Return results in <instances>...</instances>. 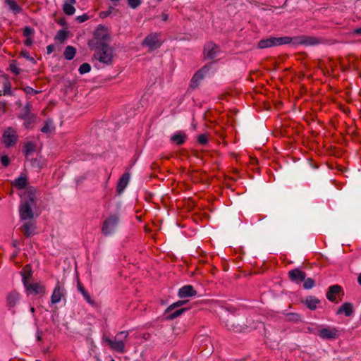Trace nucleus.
<instances>
[{
  "label": "nucleus",
  "instance_id": "obj_1",
  "mask_svg": "<svg viewBox=\"0 0 361 361\" xmlns=\"http://www.w3.org/2000/svg\"><path fill=\"white\" fill-rule=\"evenodd\" d=\"M109 44L95 43L94 45V59L106 66L111 65L114 59V49Z\"/></svg>",
  "mask_w": 361,
  "mask_h": 361
},
{
  "label": "nucleus",
  "instance_id": "obj_2",
  "mask_svg": "<svg viewBox=\"0 0 361 361\" xmlns=\"http://www.w3.org/2000/svg\"><path fill=\"white\" fill-rule=\"evenodd\" d=\"M329 42L330 40L326 39L323 37L310 35H299L293 37H290V44L293 45L315 46L320 44H326Z\"/></svg>",
  "mask_w": 361,
  "mask_h": 361
},
{
  "label": "nucleus",
  "instance_id": "obj_3",
  "mask_svg": "<svg viewBox=\"0 0 361 361\" xmlns=\"http://www.w3.org/2000/svg\"><path fill=\"white\" fill-rule=\"evenodd\" d=\"M284 44H290V37H269L266 39H262L257 43V48L263 49Z\"/></svg>",
  "mask_w": 361,
  "mask_h": 361
},
{
  "label": "nucleus",
  "instance_id": "obj_4",
  "mask_svg": "<svg viewBox=\"0 0 361 361\" xmlns=\"http://www.w3.org/2000/svg\"><path fill=\"white\" fill-rule=\"evenodd\" d=\"M23 276V285L26 289V292L27 295L35 294L38 295L40 294L42 295L45 294V286L41 283H29L28 278L31 277V271H28L27 273L24 272L22 274Z\"/></svg>",
  "mask_w": 361,
  "mask_h": 361
},
{
  "label": "nucleus",
  "instance_id": "obj_5",
  "mask_svg": "<svg viewBox=\"0 0 361 361\" xmlns=\"http://www.w3.org/2000/svg\"><path fill=\"white\" fill-rule=\"evenodd\" d=\"M161 37V32H151L143 39L142 46L148 47L150 51H154L159 49L163 44Z\"/></svg>",
  "mask_w": 361,
  "mask_h": 361
},
{
  "label": "nucleus",
  "instance_id": "obj_6",
  "mask_svg": "<svg viewBox=\"0 0 361 361\" xmlns=\"http://www.w3.org/2000/svg\"><path fill=\"white\" fill-rule=\"evenodd\" d=\"M119 216L116 214H111L103 223L102 232L105 235L111 234L116 230L119 223Z\"/></svg>",
  "mask_w": 361,
  "mask_h": 361
},
{
  "label": "nucleus",
  "instance_id": "obj_7",
  "mask_svg": "<svg viewBox=\"0 0 361 361\" xmlns=\"http://www.w3.org/2000/svg\"><path fill=\"white\" fill-rule=\"evenodd\" d=\"M18 135L16 130L12 127H8L2 135L3 142L6 147L14 146L18 141Z\"/></svg>",
  "mask_w": 361,
  "mask_h": 361
},
{
  "label": "nucleus",
  "instance_id": "obj_8",
  "mask_svg": "<svg viewBox=\"0 0 361 361\" xmlns=\"http://www.w3.org/2000/svg\"><path fill=\"white\" fill-rule=\"evenodd\" d=\"M39 194V190L33 186H27L24 192L22 202H27V204L36 207Z\"/></svg>",
  "mask_w": 361,
  "mask_h": 361
},
{
  "label": "nucleus",
  "instance_id": "obj_9",
  "mask_svg": "<svg viewBox=\"0 0 361 361\" xmlns=\"http://www.w3.org/2000/svg\"><path fill=\"white\" fill-rule=\"evenodd\" d=\"M95 43H110L111 37L108 29L104 25H99L94 32Z\"/></svg>",
  "mask_w": 361,
  "mask_h": 361
},
{
  "label": "nucleus",
  "instance_id": "obj_10",
  "mask_svg": "<svg viewBox=\"0 0 361 361\" xmlns=\"http://www.w3.org/2000/svg\"><path fill=\"white\" fill-rule=\"evenodd\" d=\"M220 51V47L213 42H207L204 46L203 54L208 59H214Z\"/></svg>",
  "mask_w": 361,
  "mask_h": 361
},
{
  "label": "nucleus",
  "instance_id": "obj_11",
  "mask_svg": "<svg viewBox=\"0 0 361 361\" xmlns=\"http://www.w3.org/2000/svg\"><path fill=\"white\" fill-rule=\"evenodd\" d=\"M32 207H35L27 204V202H21L19 207V214L22 220L27 221L33 218Z\"/></svg>",
  "mask_w": 361,
  "mask_h": 361
},
{
  "label": "nucleus",
  "instance_id": "obj_12",
  "mask_svg": "<svg viewBox=\"0 0 361 361\" xmlns=\"http://www.w3.org/2000/svg\"><path fill=\"white\" fill-rule=\"evenodd\" d=\"M288 274L289 279L298 284L302 282L306 278V273L298 268L289 271Z\"/></svg>",
  "mask_w": 361,
  "mask_h": 361
},
{
  "label": "nucleus",
  "instance_id": "obj_13",
  "mask_svg": "<svg viewBox=\"0 0 361 361\" xmlns=\"http://www.w3.org/2000/svg\"><path fill=\"white\" fill-rule=\"evenodd\" d=\"M105 341L111 350L118 353H125L126 352V342H123L122 341H114L109 338H106Z\"/></svg>",
  "mask_w": 361,
  "mask_h": 361
},
{
  "label": "nucleus",
  "instance_id": "obj_14",
  "mask_svg": "<svg viewBox=\"0 0 361 361\" xmlns=\"http://www.w3.org/2000/svg\"><path fill=\"white\" fill-rule=\"evenodd\" d=\"M226 326L229 331H233L235 333H240L246 329V325H242L239 321L235 318L228 319L226 323Z\"/></svg>",
  "mask_w": 361,
  "mask_h": 361
},
{
  "label": "nucleus",
  "instance_id": "obj_15",
  "mask_svg": "<svg viewBox=\"0 0 361 361\" xmlns=\"http://www.w3.org/2000/svg\"><path fill=\"white\" fill-rule=\"evenodd\" d=\"M65 296V289L62 287L59 283L55 286L53 293L51 297V302L52 304H56L59 302L62 298Z\"/></svg>",
  "mask_w": 361,
  "mask_h": 361
},
{
  "label": "nucleus",
  "instance_id": "obj_16",
  "mask_svg": "<svg viewBox=\"0 0 361 361\" xmlns=\"http://www.w3.org/2000/svg\"><path fill=\"white\" fill-rule=\"evenodd\" d=\"M338 331L329 327L322 329L319 331L318 335L323 339H336L338 338Z\"/></svg>",
  "mask_w": 361,
  "mask_h": 361
},
{
  "label": "nucleus",
  "instance_id": "obj_17",
  "mask_svg": "<svg viewBox=\"0 0 361 361\" xmlns=\"http://www.w3.org/2000/svg\"><path fill=\"white\" fill-rule=\"evenodd\" d=\"M208 71L209 68L206 66H203L201 69L197 71L191 79L190 87L193 89L197 87L198 86L199 81H200L204 78V73Z\"/></svg>",
  "mask_w": 361,
  "mask_h": 361
},
{
  "label": "nucleus",
  "instance_id": "obj_18",
  "mask_svg": "<svg viewBox=\"0 0 361 361\" xmlns=\"http://www.w3.org/2000/svg\"><path fill=\"white\" fill-rule=\"evenodd\" d=\"M178 295L180 298L192 297L197 295V291L192 286L185 285L179 289Z\"/></svg>",
  "mask_w": 361,
  "mask_h": 361
},
{
  "label": "nucleus",
  "instance_id": "obj_19",
  "mask_svg": "<svg viewBox=\"0 0 361 361\" xmlns=\"http://www.w3.org/2000/svg\"><path fill=\"white\" fill-rule=\"evenodd\" d=\"M130 180V174L128 173H123L121 177L119 178L117 186H116V192L118 195H121L126 186L128 185Z\"/></svg>",
  "mask_w": 361,
  "mask_h": 361
},
{
  "label": "nucleus",
  "instance_id": "obj_20",
  "mask_svg": "<svg viewBox=\"0 0 361 361\" xmlns=\"http://www.w3.org/2000/svg\"><path fill=\"white\" fill-rule=\"evenodd\" d=\"M342 291H343L342 287L341 286L337 285V284L333 285L329 288L326 295L327 299L329 301L336 302V295L341 293Z\"/></svg>",
  "mask_w": 361,
  "mask_h": 361
},
{
  "label": "nucleus",
  "instance_id": "obj_21",
  "mask_svg": "<svg viewBox=\"0 0 361 361\" xmlns=\"http://www.w3.org/2000/svg\"><path fill=\"white\" fill-rule=\"evenodd\" d=\"M353 313V305L352 303L344 302L336 312L337 314H344L345 317H350Z\"/></svg>",
  "mask_w": 361,
  "mask_h": 361
},
{
  "label": "nucleus",
  "instance_id": "obj_22",
  "mask_svg": "<svg viewBox=\"0 0 361 361\" xmlns=\"http://www.w3.org/2000/svg\"><path fill=\"white\" fill-rule=\"evenodd\" d=\"M187 135L182 132H178L171 137L170 140L171 142L180 146L183 145L187 140Z\"/></svg>",
  "mask_w": 361,
  "mask_h": 361
},
{
  "label": "nucleus",
  "instance_id": "obj_23",
  "mask_svg": "<svg viewBox=\"0 0 361 361\" xmlns=\"http://www.w3.org/2000/svg\"><path fill=\"white\" fill-rule=\"evenodd\" d=\"M75 0H65L63 5V11L68 16H72L75 13V8L73 5L75 4Z\"/></svg>",
  "mask_w": 361,
  "mask_h": 361
},
{
  "label": "nucleus",
  "instance_id": "obj_24",
  "mask_svg": "<svg viewBox=\"0 0 361 361\" xmlns=\"http://www.w3.org/2000/svg\"><path fill=\"white\" fill-rule=\"evenodd\" d=\"M35 228L34 224L32 222H26L20 228L21 232L24 234V235L27 238L30 237L32 235L33 231Z\"/></svg>",
  "mask_w": 361,
  "mask_h": 361
},
{
  "label": "nucleus",
  "instance_id": "obj_25",
  "mask_svg": "<svg viewBox=\"0 0 361 361\" xmlns=\"http://www.w3.org/2000/svg\"><path fill=\"white\" fill-rule=\"evenodd\" d=\"M19 298H20V295L18 292H16V291L11 292L10 293H8V295H7V298H6L7 305L10 307H14L17 304Z\"/></svg>",
  "mask_w": 361,
  "mask_h": 361
},
{
  "label": "nucleus",
  "instance_id": "obj_26",
  "mask_svg": "<svg viewBox=\"0 0 361 361\" xmlns=\"http://www.w3.org/2000/svg\"><path fill=\"white\" fill-rule=\"evenodd\" d=\"M304 302L309 310H314L317 309V305L320 303V300L314 296L310 295L306 298Z\"/></svg>",
  "mask_w": 361,
  "mask_h": 361
},
{
  "label": "nucleus",
  "instance_id": "obj_27",
  "mask_svg": "<svg viewBox=\"0 0 361 361\" xmlns=\"http://www.w3.org/2000/svg\"><path fill=\"white\" fill-rule=\"evenodd\" d=\"M188 310V307L179 308L178 310H176L173 312H172V311L171 312L167 313V314H166L164 312V316H165L166 319L173 320V319L177 318L178 317L180 316L183 312H185Z\"/></svg>",
  "mask_w": 361,
  "mask_h": 361
},
{
  "label": "nucleus",
  "instance_id": "obj_28",
  "mask_svg": "<svg viewBox=\"0 0 361 361\" xmlns=\"http://www.w3.org/2000/svg\"><path fill=\"white\" fill-rule=\"evenodd\" d=\"M5 3L8 6V8L15 15L22 12V8L17 4L15 0H4Z\"/></svg>",
  "mask_w": 361,
  "mask_h": 361
},
{
  "label": "nucleus",
  "instance_id": "obj_29",
  "mask_svg": "<svg viewBox=\"0 0 361 361\" xmlns=\"http://www.w3.org/2000/svg\"><path fill=\"white\" fill-rule=\"evenodd\" d=\"M27 183V178L25 176H20L14 180L13 185L16 188L19 190L26 189Z\"/></svg>",
  "mask_w": 361,
  "mask_h": 361
},
{
  "label": "nucleus",
  "instance_id": "obj_30",
  "mask_svg": "<svg viewBox=\"0 0 361 361\" xmlns=\"http://www.w3.org/2000/svg\"><path fill=\"white\" fill-rule=\"evenodd\" d=\"M76 54V49L72 46H67L64 50L63 56L67 60H72Z\"/></svg>",
  "mask_w": 361,
  "mask_h": 361
},
{
  "label": "nucleus",
  "instance_id": "obj_31",
  "mask_svg": "<svg viewBox=\"0 0 361 361\" xmlns=\"http://www.w3.org/2000/svg\"><path fill=\"white\" fill-rule=\"evenodd\" d=\"M54 130V127L53 126V121L50 118L45 121L43 127L41 128V131L44 133H49Z\"/></svg>",
  "mask_w": 361,
  "mask_h": 361
},
{
  "label": "nucleus",
  "instance_id": "obj_32",
  "mask_svg": "<svg viewBox=\"0 0 361 361\" xmlns=\"http://www.w3.org/2000/svg\"><path fill=\"white\" fill-rule=\"evenodd\" d=\"M188 300H178L176 302H173L166 308V310H165V313L167 314L176 308L182 307L183 305L186 304Z\"/></svg>",
  "mask_w": 361,
  "mask_h": 361
},
{
  "label": "nucleus",
  "instance_id": "obj_33",
  "mask_svg": "<svg viewBox=\"0 0 361 361\" xmlns=\"http://www.w3.org/2000/svg\"><path fill=\"white\" fill-rule=\"evenodd\" d=\"M36 149V146L33 142H28L24 146V153L26 157L33 153Z\"/></svg>",
  "mask_w": 361,
  "mask_h": 361
},
{
  "label": "nucleus",
  "instance_id": "obj_34",
  "mask_svg": "<svg viewBox=\"0 0 361 361\" xmlns=\"http://www.w3.org/2000/svg\"><path fill=\"white\" fill-rule=\"evenodd\" d=\"M77 287L78 290L82 293V295L84 296L87 302L90 303V296L88 294L87 291L85 289V287L82 285V283L80 281H78Z\"/></svg>",
  "mask_w": 361,
  "mask_h": 361
},
{
  "label": "nucleus",
  "instance_id": "obj_35",
  "mask_svg": "<svg viewBox=\"0 0 361 361\" xmlns=\"http://www.w3.org/2000/svg\"><path fill=\"white\" fill-rule=\"evenodd\" d=\"M68 31L60 30L55 36V39L63 43L68 37Z\"/></svg>",
  "mask_w": 361,
  "mask_h": 361
},
{
  "label": "nucleus",
  "instance_id": "obj_36",
  "mask_svg": "<svg viewBox=\"0 0 361 361\" xmlns=\"http://www.w3.org/2000/svg\"><path fill=\"white\" fill-rule=\"evenodd\" d=\"M128 331H122L118 332L113 339L114 341H122L123 342H126L128 336Z\"/></svg>",
  "mask_w": 361,
  "mask_h": 361
},
{
  "label": "nucleus",
  "instance_id": "obj_37",
  "mask_svg": "<svg viewBox=\"0 0 361 361\" xmlns=\"http://www.w3.org/2000/svg\"><path fill=\"white\" fill-rule=\"evenodd\" d=\"M24 112L18 115V118L20 119H27L28 116H30V104H26L23 109Z\"/></svg>",
  "mask_w": 361,
  "mask_h": 361
},
{
  "label": "nucleus",
  "instance_id": "obj_38",
  "mask_svg": "<svg viewBox=\"0 0 361 361\" xmlns=\"http://www.w3.org/2000/svg\"><path fill=\"white\" fill-rule=\"evenodd\" d=\"M4 94L12 95L11 84L8 78H6V80L4 82Z\"/></svg>",
  "mask_w": 361,
  "mask_h": 361
},
{
  "label": "nucleus",
  "instance_id": "obj_39",
  "mask_svg": "<svg viewBox=\"0 0 361 361\" xmlns=\"http://www.w3.org/2000/svg\"><path fill=\"white\" fill-rule=\"evenodd\" d=\"M303 281V288L305 289H311L315 286L314 280L312 278H305V279Z\"/></svg>",
  "mask_w": 361,
  "mask_h": 361
},
{
  "label": "nucleus",
  "instance_id": "obj_40",
  "mask_svg": "<svg viewBox=\"0 0 361 361\" xmlns=\"http://www.w3.org/2000/svg\"><path fill=\"white\" fill-rule=\"evenodd\" d=\"M142 0H127V4L130 8L136 9L142 4Z\"/></svg>",
  "mask_w": 361,
  "mask_h": 361
},
{
  "label": "nucleus",
  "instance_id": "obj_41",
  "mask_svg": "<svg viewBox=\"0 0 361 361\" xmlns=\"http://www.w3.org/2000/svg\"><path fill=\"white\" fill-rule=\"evenodd\" d=\"M9 69L15 75H18L20 73V68L17 66L16 61L14 60H13L10 63Z\"/></svg>",
  "mask_w": 361,
  "mask_h": 361
},
{
  "label": "nucleus",
  "instance_id": "obj_42",
  "mask_svg": "<svg viewBox=\"0 0 361 361\" xmlns=\"http://www.w3.org/2000/svg\"><path fill=\"white\" fill-rule=\"evenodd\" d=\"M79 72L80 74L87 73L90 71V64L87 63H82L79 68Z\"/></svg>",
  "mask_w": 361,
  "mask_h": 361
},
{
  "label": "nucleus",
  "instance_id": "obj_43",
  "mask_svg": "<svg viewBox=\"0 0 361 361\" xmlns=\"http://www.w3.org/2000/svg\"><path fill=\"white\" fill-rule=\"evenodd\" d=\"M113 11H117L114 7L110 6L108 11H101L99 14V18H104L109 16H110Z\"/></svg>",
  "mask_w": 361,
  "mask_h": 361
},
{
  "label": "nucleus",
  "instance_id": "obj_44",
  "mask_svg": "<svg viewBox=\"0 0 361 361\" xmlns=\"http://www.w3.org/2000/svg\"><path fill=\"white\" fill-rule=\"evenodd\" d=\"M197 142L201 145H206L208 143V137L206 134H201L197 137Z\"/></svg>",
  "mask_w": 361,
  "mask_h": 361
},
{
  "label": "nucleus",
  "instance_id": "obj_45",
  "mask_svg": "<svg viewBox=\"0 0 361 361\" xmlns=\"http://www.w3.org/2000/svg\"><path fill=\"white\" fill-rule=\"evenodd\" d=\"M286 317H287V320H288V321L298 322L300 319V314H298L297 313H288L286 314Z\"/></svg>",
  "mask_w": 361,
  "mask_h": 361
},
{
  "label": "nucleus",
  "instance_id": "obj_46",
  "mask_svg": "<svg viewBox=\"0 0 361 361\" xmlns=\"http://www.w3.org/2000/svg\"><path fill=\"white\" fill-rule=\"evenodd\" d=\"M34 32V29L30 27L27 26L23 29V35L27 38L29 37V36L32 35Z\"/></svg>",
  "mask_w": 361,
  "mask_h": 361
},
{
  "label": "nucleus",
  "instance_id": "obj_47",
  "mask_svg": "<svg viewBox=\"0 0 361 361\" xmlns=\"http://www.w3.org/2000/svg\"><path fill=\"white\" fill-rule=\"evenodd\" d=\"M23 90L26 93L29 94H36L39 93V91L34 90L32 87L27 86L23 88Z\"/></svg>",
  "mask_w": 361,
  "mask_h": 361
},
{
  "label": "nucleus",
  "instance_id": "obj_48",
  "mask_svg": "<svg viewBox=\"0 0 361 361\" xmlns=\"http://www.w3.org/2000/svg\"><path fill=\"white\" fill-rule=\"evenodd\" d=\"M1 162L4 166H8L10 164V159L8 156L4 155L1 157Z\"/></svg>",
  "mask_w": 361,
  "mask_h": 361
},
{
  "label": "nucleus",
  "instance_id": "obj_49",
  "mask_svg": "<svg viewBox=\"0 0 361 361\" xmlns=\"http://www.w3.org/2000/svg\"><path fill=\"white\" fill-rule=\"evenodd\" d=\"M89 19V16L85 13L82 16H79L76 18V20L78 21V23H83Z\"/></svg>",
  "mask_w": 361,
  "mask_h": 361
},
{
  "label": "nucleus",
  "instance_id": "obj_50",
  "mask_svg": "<svg viewBox=\"0 0 361 361\" xmlns=\"http://www.w3.org/2000/svg\"><path fill=\"white\" fill-rule=\"evenodd\" d=\"M25 122L24 123V126L25 128H28L29 125L34 122L35 116L33 115H31L30 116H28L27 119H25Z\"/></svg>",
  "mask_w": 361,
  "mask_h": 361
},
{
  "label": "nucleus",
  "instance_id": "obj_51",
  "mask_svg": "<svg viewBox=\"0 0 361 361\" xmlns=\"http://www.w3.org/2000/svg\"><path fill=\"white\" fill-rule=\"evenodd\" d=\"M20 56H23L24 58H25V59H27L28 60H31V61L34 60V59L32 57H30L29 56V53H28V51L27 50H22L20 51Z\"/></svg>",
  "mask_w": 361,
  "mask_h": 361
},
{
  "label": "nucleus",
  "instance_id": "obj_52",
  "mask_svg": "<svg viewBox=\"0 0 361 361\" xmlns=\"http://www.w3.org/2000/svg\"><path fill=\"white\" fill-rule=\"evenodd\" d=\"M57 23L61 26H66L67 23L65 18H61L57 20Z\"/></svg>",
  "mask_w": 361,
  "mask_h": 361
},
{
  "label": "nucleus",
  "instance_id": "obj_53",
  "mask_svg": "<svg viewBox=\"0 0 361 361\" xmlns=\"http://www.w3.org/2000/svg\"><path fill=\"white\" fill-rule=\"evenodd\" d=\"M33 43V40L32 38L30 37H27L25 41H24V44L25 46H31Z\"/></svg>",
  "mask_w": 361,
  "mask_h": 361
},
{
  "label": "nucleus",
  "instance_id": "obj_54",
  "mask_svg": "<svg viewBox=\"0 0 361 361\" xmlns=\"http://www.w3.org/2000/svg\"><path fill=\"white\" fill-rule=\"evenodd\" d=\"M54 50V45L50 44L47 47V51L48 54H51Z\"/></svg>",
  "mask_w": 361,
  "mask_h": 361
},
{
  "label": "nucleus",
  "instance_id": "obj_55",
  "mask_svg": "<svg viewBox=\"0 0 361 361\" xmlns=\"http://www.w3.org/2000/svg\"><path fill=\"white\" fill-rule=\"evenodd\" d=\"M159 168V165L157 162H153L151 165V169L152 170H157Z\"/></svg>",
  "mask_w": 361,
  "mask_h": 361
},
{
  "label": "nucleus",
  "instance_id": "obj_56",
  "mask_svg": "<svg viewBox=\"0 0 361 361\" xmlns=\"http://www.w3.org/2000/svg\"><path fill=\"white\" fill-rule=\"evenodd\" d=\"M161 19L163 21H167L169 19V15L167 13H162L161 14Z\"/></svg>",
  "mask_w": 361,
  "mask_h": 361
},
{
  "label": "nucleus",
  "instance_id": "obj_57",
  "mask_svg": "<svg viewBox=\"0 0 361 361\" xmlns=\"http://www.w3.org/2000/svg\"><path fill=\"white\" fill-rule=\"evenodd\" d=\"M353 33L355 35H361V27L354 30Z\"/></svg>",
  "mask_w": 361,
  "mask_h": 361
},
{
  "label": "nucleus",
  "instance_id": "obj_58",
  "mask_svg": "<svg viewBox=\"0 0 361 361\" xmlns=\"http://www.w3.org/2000/svg\"><path fill=\"white\" fill-rule=\"evenodd\" d=\"M42 332H37V341H41L42 340Z\"/></svg>",
  "mask_w": 361,
  "mask_h": 361
},
{
  "label": "nucleus",
  "instance_id": "obj_59",
  "mask_svg": "<svg viewBox=\"0 0 361 361\" xmlns=\"http://www.w3.org/2000/svg\"><path fill=\"white\" fill-rule=\"evenodd\" d=\"M357 282L361 286V273L358 275Z\"/></svg>",
  "mask_w": 361,
  "mask_h": 361
},
{
  "label": "nucleus",
  "instance_id": "obj_60",
  "mask_svg": "<svg viewBox=\"0 0 361 361\" xmlns=\"http://www.w3.org/2000/svg\"><path fill=\"white\" fill-rule=\"evenodd\" d=\"M110 1H112V2H117V1H118L119 0H110Z\"/></svg>",
  "mask_w": 361,
  "mask_h": 361
},
{
  "label": "nucleus",
  "instance_id": "obj_61",
  "mask_svg": "<svg viewBox=\"0 0 361 361\" xmlns=\"http://www.w3.org/2000/svg\"><path fill=\"white\" fill-rule=\"evenodd\" d=\"M87 45L90 46V40H88L87 42Z\"/></svg>",
  "mask_w": 361,
  "mask_h": 361
},
{
  "label": "nucleus",
  "instance_id": "obj_62",
  "mask_svg": "<svg viewBox=\"0 0 361 361\" xmlns=\"http://www.w3.org/2000/svg\"><path fill=\"white\" fill-rule=\"evenodd\" d=\"M31 311L32 312H34L35 311V309L33 307L31 308Z\"/></svg>",
  "mask_w": 361,
  "mask_h": 361
},
{
  "label": "nucleus",
  "instance_id": "obj_63",
  "mask_svg": "<svg viewBox=\"0 0 361 361\" xmlns=\"http://www.w3.org/2000/svg\"><path fill=\"white\" fill-rule=\"evenodd\" d=\"M92 306L94 305V302L92 300L91 302Z\"/></svg>",
  "mask_w": 361,
  "mask_h": 361
}]
</instances>
